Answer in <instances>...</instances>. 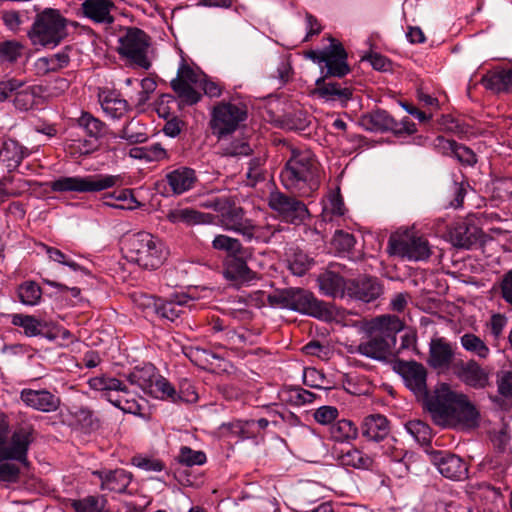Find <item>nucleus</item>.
Returning a JSON list of instances; mask_svg holds the SVG:
<instances>
[{
    "label": "nucleus",
    "instance_id": "obj_40",
    "mask_svg": "<svg viewBox=\"0 0 512 512\" xmlns=\"http://www.w3.org/2000/svg\"><path fill=\"white\" fill-rule=\"evenodd\" d=\"M223 274L227 280L237 283L248 282L253 278L246 262L237 256L226 261Z\"/></svg>",
    "mask_w": 512,
    "mask_h": 512
},
{
    "label": "nucleus",
    "instance_id": "obj_38",
    "mask_svg": "<svg viewBox=\"0 0 512 512\" xmlns=\"http://www.w3.org/2000/svg\"><path fill=\"white\" fill-rule=\"evenodd\" d=\"M369 340L362 342L358 345L357 351L366 357L372 359H383L387 355L390 349V343L384 337L378 336V334H370Z\"/></svg>",
    "mask_w": 512,
    "mask_h": 512
},
{
    "label": "nucleus",
    "instance_id": "obj_57",
    "mask_svg": "<svg viewBox=\"0 0 512 512\" xmlns=\"http://www.w3.org/2000/svg\"><path fill=\"white\" fill-rule=\"evenodd\" d=\"M405 429L419 444H428L431 440L430 427L420 420L408 421Z\"/></svg>",
    "mask_w": 512,
    "mask_h": 512
},
{
    "label": "nucleus",
    "instance_id": "obj_7",
    "mask_svg": "<svg viewBox=\"0 0 512 512\" xmlns=\"http://www.w3.org/2000/svg\"><path fill=\"white\" fill-rule=\"evenodd\" d=\"M247 118V107L241 101H221L211 112L210 126L213 134L221 139L232 134Z\"/></svg>",
    "mask_w": 512,
    "mask_h": 512
},
{
    "label": "nucleus",
    "instance_id": "obj_39",
    "mask_svg": "<svg viewBox=\"0 0 512 512\" xmlns=\"http://www.w3.org/2000/svg\"><path fill=\"white\" fill-rule=\"evenodd\" d=\"M339 463L346 467L368 470L372 468L374 460L357 448H350L346 452L337 455Z\"/></svg>",
    "mask_w": 512,
    "mask_h": 512
},
{
    "label": "nucleus",
    "instance_id": "obj_53",
    "mask_svg": "<svg viewBox=\"0 0 512 512\" xmlns=\"http://www.w3.org/2000/svg\"><path fill=\"white\" fill-rule=\"evenodd\" d=\"M111 404L121 409L125 413L135 415L140 414L142 410V406L139 403V400L131 396L126 386L125 393H117L113 398Z\"/></svg>",
    "mask_w": 512,
    "mask_h": 512
},
{
    "label": "nucleus",
    "instance_id": "obj_21",
    "mask_svg": "<svg viewBox=\"0 0 512 512\" xmlns=\"http://www.w3.org/2000/svg\"><path fill=\"white\" fill-rule=\"evenodd\" d=\"M100 481L101 489L123 493L131 482V475L124 469L97 470L93 472Z\"/></svg>",
    "mask_w": 512,
    "mask_h": 512
},
{
    "label": "nucleus",
    "instance_id": "obj_22",
    "mask_svg": "<svg viewBox=\"0 0 512 512\" xmlns=\"http://www.w3.org/2000/svg\"><path fill=\"white\" fill-rule=\"evenodd\" d=\"M347 293L358 300L371 302L381 295L382 287L377 279L365 277L349 282Z\"/></svg>",
    "mask_w": 512,
    "mask_h": 512
},
{
    "label": "nucleus",
    "instance_id": "obj_23",
    "mask_svg": "<svg viewBox=\"0 0 512 512\" xmlns=\"http://www.w3.org/2000/svg\"><path fill=\"white\" fill-rule=\"evenodd\" d=\"M113 9L111 0H84L81 4L83 15L95 23L111 24L114 21L111 14Z\"/></svg>",
    "mask_w": 512,
    "mask_h": 512
},
{
    "label": "nucleus",
    "instance_id": "obj_41",
    "mask_svg": "<svg viewBox=\"0 0 512 512\" xmlns=\"http://www.w3.org/2000/svg\"><path fill=\"white\" fill-rule=\"evenodd\" d=\"M362 125L367 130L383 132L394 127V120L385 110H375L362 118Z\"/></svg>",
    "mask_w": 512,
    "mask_h": 512
},
{
    "label": "nucleus",
    "instance_id": "obj_51",
    "mask_svg": "<svg viewBox=\"0 0 512 512\" xmlns=\"http://www.w3.org/2000/svg\"><path fill=\"white\" fill-rule=\"evenodd\" d=\"M78 126L91 137L98 139L104 133V123L87 112H83L77 120Z\"/></svg>",
    "mask_w": 512,
    "mask_h": 512
},
{
    "label": "nucleus",
    "instance_id": "obj_33",
    "mask_svg": "<svg viewBox=\"0 0 512 512\" xmlns=\"http://www.w3.org/2000/svg\"><path fill=\"white\" fill-rule=\"evenodd\" d=\"M449 238L453 246L469 249L478 239V229L466 222H460L450 230Z\"/></svg>",
    "mask_w": 512,
    "mask_h": 512
},
{
    "label": "nucleus",
    "instance_id": "obj_14",
    "mask_svg": "<svg viewBox=\"0 0 512 512\" xmlns=\"http://www.w3.org/2000/svg\"><path fill=\"white\" fill-rule=\"evenodd\" d=\"M479 424L480 413L478 409L466 395L460 394L447 428L471 430L477 428Z\"/></svg>",
    "mask_w": 512,
    "mask_h": 512
},
{
    "label": "nucleus",
    "instance_id": "obj_27",
    "mask_svg": "<svg viewBox=\"0 0 512 512\" xmlns=\"http://www.w3.org/2000/svg\"><path fill=\"white\" fill-rule=\"evenodd\" d=\"M454 351L450 343L443 338L433 339L430 342L429 365L434 369H447L453 359Z\"/></svg>",
    "mask_w": 512,
    "mask_h": 512
},
{
    "label": "nucleus",
    "instance_id": "obj_19",
    "mask_svg": "<svg viewBox=\"0 0 512 512\" xmlns=\"http://www.w3.org/2000/svg\"><path fill=\"white\" fill-rule=\"evenodd\" d=\"M328 78L321 76L316 80L314 94L326 102L346 104L352 97V89L337 82L327 81Z\"/></svg>",
    "mask_w": 512,
    "mask_h": 512
},
{
    "label": "nucleus",
    "instance_id": "obj_15",
    "mask_svg": "<svg viewBox=\"0 0 512 512\" xmlns=\"http://www.w3.org/2000/svg\"><path fill=\"white\" fill-rule=\"evenodd\" d=\"M430 456L432 463L444 477L452 480L466 478L468 467L459 456L444 451H433Z\"/></svg>",
    "mask_w": 512,
    "mask_h": 512
},
{
    "label": "nucleus",
    "instance_id": "obj_37",
    "mask_svg": "<svg viewBox=\"0 0 512 512\" xmlns=\"http://www.w3.org/2000/svg\"><path fill=\"white\" fill-rule=\"evenodd\" d=\"M157 376L153 365L148 364L142 367H135L127 376L131 385L137 386L144 394H149L153 382Z\"/></svg>",
    "mask_w": 512,
    "mask_h": 512
},
{
    "label": "nucleus",
    "instance_id": "obj_47",
    "mask_svg": "<svg viewBox=\"0 0 512 512\" xmlns=\"http://www.w3.org/2000/svg\"><path fill=\"white\" fill-rule=\"evenodd\" d=\"M460 343L464 350L474 354L479 359H487L490 355V349L487 344L473 333H465L460 337Z\"/></svg>",
    "mask_w": 512,
    "mask_h": 512
},
{
    "label": "nucleus",
    "instance_id": "obj_30",
    "mask_svg": "<svg viewBox=\"0 0 512 512\" xmlns=\"http://www.w3.org/2000/svg\"><path fill=\"white\" fill-rule=\"evenodd\" d=\"M166 219L172 224H184L187 226L210 223L213 219L211 214H204L192 208L177 207L169 210Z\"/></svg>",
    "mask_w": 512,
    "mask_h": 512
},
{
    "label": "nucleus",
    "instance_id": "obj_1",
    "mask_svg": "<svg viewBox=\"0 0 512 512\" xmlns=\"http://www.w3.org/2000/svg\"><path fill=\"white\" fill-rule=\"evenodd\" d=\"M8 429L6 418L0 415V481L13 482L18 478L19 468L7 461L26 462L28 448L32 442V429L20 427L9 438Z\"/></svg>",
    "mask_w": 512,
    "mask_h": 512
},
{
    "label": "nucleus",
    "instance_id": "obj_18",
    "mask_svg": "<svg viewBox=\"0 0 512 512\" xmlns=\"http://www.w3.org/2000/svg\"><path fill=\"white\" fill-rule=\"evenodd\" d=\"M165 181L171 193L178 196L192 190L198 181V177L194 169L180 166L167 172Z\"/></svg>",
    "mask_w": 512,
    "mask_h": 512
},
{
    "label": "nucleus",
    "instance_id": "obj_46",
    "mask_svg": "<svg viewBox=\"0 0 512 512\" xmlns=\"http://www.w3.org/2000/svg\"><path fill=\"white\" fill-rule=\"evenodd\" d=\"M346 208L339 192H331L323 202L322 219L331 222L345 214Z\"/></svg>",
    "mask_w": 512,
    "mask_h": 512
},
{
    "label": "nucleus",
    "instance_id": "obj_36",
    "mask_svg": "<svg viewBox=\"0 0 512 512\" xmlns=\"http://www.w3.org/2000/svg\"><path fill=\"white\" fill-rule=\"evenodd\" d=\"M221 226L227 231L241 234L243 237L248 232L250 220L244 218L243 210L239 207H230L221 215Z\"/></svg>",
    "mask_w": 512,
    "mask_h": 512
},
{
    "label": "nucleus",
    "instance_id": "obj_45",
    "mask_svg": "<svg viewBox=\"0 0 512 512\" xmlns=\"http://www.w3.org/2000/svg\"><path fill=\"white\" fill-rule=\"evenodd\" d=\"M331 438L339 443H348L358 437V428L347 419L338 420L330 428Z\"/></svg>",
    "mask_w": 512,
    "mask_h": 512
},
{
    "label": "nucleus",
    "instance_id": "obj_17",
    "mask_svg": "<svg viewBox=\"0 0 512 512\" xmlns=\"http://www.w3.org/2000/svg\"><path fill=\"white\" fill-rule=\"evenodd\" d=\"M20 399L27 407L45 413L55 412L61 405L60 397L46 389L25 388L20 392Z\"/></svg>",
    "mask_w": 512,
    "mask_h": 512
},
{
    "label": "nucleus",
    "instance_id": "obj_60",
    "mask_svg": "<svg viewBox=\"0 0 512 512\" xmlns=\"http://www.w3.org/2000/svg\"><path fill=\"white\" fill-rule=\"evenodd\" d=\"M339 416V410L335 406L324 405L317 408L313 414L314 420L320 425H329Z\"/></svg>",
    "mask_w": 512,
    "mask_h": 512
},
{
    "label": "nucleus",
    "instance_id": "obj_25",
    "mask_svg": "<svg viewBox=\"0 0 512 512\" xmlns=\"http://www.w3.org/2000/svg\"><path fill=\"white\" fill-rule=\"evenodd\" d=\"M481 83L487 90L493 93H511L512 69H492L483 75Z\"/></svg>",
    "mask_w": 512,
    "mask_h": 512
},
{
    "label": "nucleus",
    "instance_id": "obj_62",
    "mask_svg": "<svg viewBox=\"0 0 512 512\" xmlns=\"http://www.w3.org/2000/svg\"><path fill=\"white\" fill-rule=\"evenodd\" d=\"M24 86V81L17 78H7L0 81V102L5 101L10 96L14 95Z\"/></svg>",
    "mask_w": 512,
    "mask_h": 512
},
{
    "label": "nucleus",
    "instance_id": "obj_11",
    "mask_svg": "<svg viewBox=\"0 0 512 512\" xmlns=\"http://www.w3.org/2000/svg\"><path fill=\"white\" fill-rule=\"evenodd\" d=\"M307 57L320 65L322 76L344 77L350 72L347 53L341 43L332 40L329 47L319 51H310Z\"/></svg>",
    "mask_w": 512,
    "mask_h": 512
},
{
    "label": "nucleus",
    "instance_id": "obj_31",
    "mask_svg": "<svg viewBox=\"0 0 512 512\" xmlns=\"http://www.w3.org/2000/svg\"><path fill=\"white\" fill-rule=\"evenodd\" d=\"M192 299L187 295H175L169 299H160L157 306H155V312L161 318L175 321L181 313L183 308L191 302Z\"/></svg>",
    "mask_w": 512,
    "mask_h": 512
},
{
    "label": "nucleus",
    "instance_id": "obj_2",
    "mask_svg": "<svg viewBox=\"0 0 512 512\" xmlns=\"http://www.w3.org/2000/svg\"><path fill=\"white\" fill-rule=\"evenodd\" d=\"M285 188L310 195L319 187L318 164L309 151H292L280 174Z\"/></svg>",
    "mask_w": 512,
    "mask_h": 512
},
{
    "label": "nucleus",
    "instance_id": "obj_3",
    "mask_svg": "<svg viewBox=\"0 0 512 512\" xmlns=\"http://www.w3.org/2000/svg\"><path fill=\"white\" fill-rule=\"evenodd\" d=\"M124 250L130 262L148 270L159 268L167 255L163 242L145 231L128 236L124 242Z\"/></svg>",
    "mask_w": 512,
    "mask_h": 512
},
{
    "label": "nucleus",
    "instance_id": "obj_10",
    "mask_svg": "<svg viewBox=\"0 0 512 512\" xmlns=\"http://www.w3.org/2000/svg\"><path fill=\"white\" fill-rule=\"evenodd\" d=\"M459 396L460 393L452 391L443 383L432 394L423 398V405L436 425L447 428Z\"/></svg>",
    "mask_w": 512,
    "mask_h": 512
},
{
    "label": "nucleus",
    "instance_id": "obj_26",
    "mask_svg": "<svg viewBox=\"0 0 512 512\" xmlns=\"http://www.w3.org/2000/svg\"><path fill=\"white\" fill-rule=\"evenodd\" d=\"M361 431L363 437L369 441H384L390 433L389 422L383 415L372 414L365 417L361 425Z\"/></svg>",
    "mask_w": 512,
    "mask_h": 512
},
{
    "label": "nucleus",
    "instance_id": "obj_59",
    "mask_svg": "<svg viewBox=\"0 0 512 512\" xmlns=\"http://www.w3.org/2000/svg\"><path fill=\"white\" fill-rule=\"evenodd\" d=\"M14 96L15 106L20 110H28L35 102V88L24 84L21 89L14 92Z\"/></svg>",
    "mask_w": 512,
    "mask_h": 512
},
{
    "label": "nucleus",
    "instance_id": "obj_29",
    "mask_svg": "<svg viewBox=\"0 0 512 512\" xmlns=\"http://www.w3.org/2000/svg\"><path fill=\"white\" fill-rule=\"evenodd\" d=\"M69 62V49L65 48L55 54L36 59L33 63V70L36 75L44 76L66 67Z\"/></svg>",
    "mask_w": 512,
    "mask_h": 512
},
{
    "label": "nucleus",
    "instance_id": "obj_5",
    "mask_svg": "<svg viewBox=\"0 0 512 512\" xmlns=\"http://www.w3.org/2000/svg\"><path fill=\"white\" fill-rule=\"evenodd\" d=\"M272 306L287 308L318 319L327 320L332 313L329 307L304 289L289 288L268 296Z\"/></svg>",
    "mask_w": 512,
    "mask_h": 512
},
{
    "label": "nucleus",
    "instance_id": "obj_61",
    "mask_svg": "<svg viewBox=\"0 0 512 512\" xmlns=\"http://www.w3.org/2000/svg\"><path fill=\"white\" fill-rule=\"evenodd\" d=\"M354 244V236L341 230L336 231L332 239V245L339 252L350 251L354 247Z\"/></svg>",
    "mask_w": 512,
    "mask_h": 512
},
{
    "label": "nucleus",
    "instance_id": "obj_64",
    "mask_svg": "<svg viewBox=\"0 0 512 512\" xmlns=\"http://www.w3.org/2000/svg\"><path fill=\"white\" fill-rule=\"evenodd\" d=\"M288 395V400L297 406L312 403L315 399V394L300 387L290 389Z\"/></svg>",
    "mask_w": 512,
    "mask_h": 512
},
{
    "label": "nucleus",
    "instance_id": "obj_50",
    "mask_svg": "<svg viewBox=\"0 0 512 512\" xmlns=\"http://www.w3.org/2000/svg\"><path fill=\"white\" fill-rule=\"evenodd\" d=\"M18 297L20 302L27 306H35L39 304L42 297L40 286L33 281H26L18 288Z\"/></svg>",
    "mask_w": 512,
    "mask_h": 512
},
{
    "label": "nucleus",
    "instance_id": "obj_8",
    "mask_svg": "<svg viewBox=\"0 0 512 512\" xmlns=\"http://www.w3.org/2000/svg\"><path fill=\"white\" fill-rule=\"evenodd\" d=\"M388 250L391 255L408 261H424L431 255L427 239L408 229L397 231L390 236Z\"/></svg>",
    "mask_w": 512,
    "mask_h": 512
},
{
    "label": "nucleus",
    "instance_id": "obj_54",
    "mask_svg": "<svg viewBox=\"0 0 512 512\" xmlns=\"http://www.w3.org/2000/svg\"><path fill=\"white\" fill-rule=\"evenodd\" d=\"M11 323L23 328L25 335L28 337H34L41 333L40 321L30 315L13 314L11 315Z\"/></svg>",
    "mask_w": 512,
    "mask_h": 512
},
{
    "label": "nucleus",
    "instance_id": "obj_16",
    "mask_svg": "<svg viewBox=\"0 0 512 512\" xmlns=\"http://www.w3.org/2000/svg\"><path fill=\"white\" fill-rule=\"evenodd\" d=\"M398 373L403 378L406 387L417 398L423 399L428 394L426 386L427 372L422 364L413 361L401 362L398 365Z\"/></svg>",
    "mask_w": 512,
    "mask_h": 512
},
{
    "label": "nucleus",
    "instance_id": "obj_4",
    "mask_svg": "<svg viewBox=\"0 0 512 512\" xmlns=\"http://www.w3.org/2000/svg\"><path fill=\"white\" fill-rule=\"evenodd\" d=\"M68 20L53 8H45L35 15L28 37L34 46L54 48L67 36Z\"/></svg>",
    "mask_w": 512,
    "mask_h": 512
},
{
    "label": "nucleus",
    "instance_id": "obj_24",
    "mask_svg": "<svg viewBox=\"0 0 512 512\" xmlns=\"http://www.w3.org/2000/svg\"><path fill=\"white\" fill-rule=\"evenodd\" d=\"M403 329L402 321L395 315H382L369 321L366 330L369 334H378L388 341L394 340L397 332Z\"/></svg>",
    "mask_w": 512,
    "mask_h": 512
},
{
    "label": "nucleus",
    "instance_id": "obj_13",
    "mask_svg": "<svg viewBox=\"0 0 512 512\" xmlns=\"http://www.w3.org/2000/svg\"><path fill=\"white\" fill-rule=\"evenodd\" d=\"M269 206L276 211L286 222L292 224L302 223L309 212L306 205L298 199L276 191L269 195Z\"/></svg>",
    "mask_w": 512,
    "mask_h": 512
},
{
    "label": "nucleus",
    "instance_id": "obj_56",
    "mask_svg": "<svg viewBox=\"0 0 512 512\" xmlns=\"http://www.w3.org/2000/svg\"><path fill=\"white\" fill-rule=\"evenodd\" d=\"M106 503L107 501L103 496H88L75 501L73 507L76 512H108Z\"/></svg>",
    "mask_w": 512,
    "mask_h": 512
},
{
    "label": "nucleus",
    "instance_id": "obj_63",
    "mask_svg": "<svg viewBox=\"0 0 512 512\" xmlns=\"http://www.w3.org/2000/svg\"><path fill=\"white\" fill-rule=\"evenodd\" d=\"M312 265V259L304 253L295 254L290 261L289 267L294 275L302 276Z\"/></svg>",
    "mask_w": 512,
    "mask_h": 512
},
{
    "label": "nucleus",
    "instance_id": "obj_20",
    "mask_svg": "<svg viewBox=\"0 0 512 512\" xmlns=\"http://www.w3.org/2000/svg\"><path fill=\"white\" fill-rule=\"evenodd\" d=\"M456 374L463 383L475 389H483L489 383V373L473 359L458 365Z\"/></svg>",
    "mask_w": 512,
    "mask_h": 512
},
{
    "label": "nucleus",
    "instance_id": "obj_44",
    "mask_svg": "<svg viewBox=\"0 0 512 512\" xmlns=\"http://www.w3.org/2000/svg\"><path fill=\"white\" fill-rule=\"evenodd\" d=\"M382 449L383 453L396 463L397 468L395 472H397L399 476H403L408 472V466L406 462H404L406 452L396 439L389 438L382 446Z\"/></svg>",
    "mask_w": 512,
    "mask_h": 512
},
{
    "label": "nucleus",
    "instance_id": "obj_48",
    "mask_svg": "<svg viewBox=\"0 0 512 512\" xmlns=\"http://www.w3.org/2000/svg\"><path fill=\"white\" fill-rule=\"evenodd\" d=\"M129 155L132 158L145 160L147 162H155L167 158L166 150L159 143L145 147L132 148Z\"/></svg>",
    "mask_w": 512,
    "mask_h": 512
},
{
    "label": "nucleus",
    "instance_id": "obj_49",
    "mask_svg": "<svg viewBox=\"0 0 512 512\" xmlns=\"http://www.w3.org/2000/svg\"><path fill=\"white\" fill-rule=\"evenodd\" d=\"M148 395L159 399H169L172 402H176L180 398L173 385L159 374H157Z\"/></svg>",
    "mask_w": 512,
    "mask_h": 512
},
{
    "label": "nucleus",
    "instance_id": "obj_52",
    "mask_svg": "<svg viewBox=\"0 0 512 512\" xmlns=\"http://www.w3.org/2000/svg\"><path fill=\"white\" fill-rule=\"evenodd\" d=\"M212 247L215 250L225 252L228 256L235 257L242 251V245L236 238L219 234L214 237Z\"/></svg>",
    "mask_w": 512,
    "mask_h": 512
},
{
    "label": "nucleus",
    "instance_id": "obj_35",
    "mask_svg": "<svg viewBox=\"0 0 512 512\" xmlns=\"http://www.w3.org/2000/svg\"><path fill=\"white\" fill-rule=\"evenodd\" d=\"M28 154L26 148L12 139L6 140L0 148V160L9 171L16 169Z\"/></svg>",
    "mask_w": 512,
    "mask_h": 512
},
{
    "label": "nucleus",
    "instance_id": "obj_12",
    "mask_svg": "<svg viewBox=\"0 0 512 512\" xmlns=\"http://www.w3.org/2000/svg\"><path fill=\"white\" fill-rule=\"evenodd\" d=\"M204 77L205 74L199 68L190 66L182 59L176 78L171 80V87L182 102L193 105L201 99L196 87H200Z\"/></svg>",
    "mask_w": 512,
    "mask_h": 512
},
{
    "label": "nucleus",
    "instance_id": "obj_9",
    "mask_svg": "<svg viewBox=\"0 0 512 512\" xmlns=\"http://www.w3.org/2000/svg\"><path fill=\"white\" fill-rule=\"evenodd\" d=\"M117 51L130 66L148 70L151 62L148 58L149 37L138 28H129L119 37Z\"/></svg>",
    "mask_w": 512,
    "mask_h": 512
},
{
    "label": "nucleus",
    "instance_id": "obj_58",
    "mask_svg": "<svg viewBox=\"0 0 512 512\" xmlns=\"http://www.w3.org/2000/svg\"><path fill=\"white\" fill-rule=\"evenodd\" d=\"M178 462L185 466L203 465L206 462V455L202 451L183 446L178 455Z\"/></svg>",
    "mask_w": 512,
    "mask_h": 512
},
{
    "label": "nucleus",
    "instance_id": "obj_43",
    "mask_svg": "<svg viewBox=\"0 0 512 512\" xmlns=\"http://www.w3.org/2000/svg\"><path fill=\"white\" fill-rule=\"evenodd\" d=\"M248 232L245 233L244 239L248 242H269L276 233L281 231V227L279 224H265V225H253L252 222H249Z\"/></svg>",
    "mask_w": 512,
    "mask_h": 512
},
{
    "label": "nucleus",
    "instance_id": "obj_34",
    "mask_svg": "<svg viewBox=\"0 0 512 512\" xmlns=\"http://www.w3.org/2000/svg\"><path fill=\"white\" fill-rule=\"evenodd\" d=\"M321 292L331 297H343L347 290V283L343 277L333 271H325L318 277Z\"/></svg>",
    "mask_w": 512,
    "mask_h": 512
},
{
    "label": "nucleus",
    "instance_id": "obj_6",
    "mask_svg": "<svg viewBox=\"0 0 512 512\" xmlns=\"http://www.w3.org/2000/svg\"><path fill=\"white\" fill-rule=\"evenodd\" d=\"M122 183L121 175L91 174L85 176H63L50 182L52 191L60 193H97Z\"/></svg>",
    "mask_w": 512,
    "mask_h": 512
},
{
    "label": "nucleus",
    "instance_id": "obj_32",
    "mask_svg": "<svg viewBox=\"0 0 512 512\" xmlns=\"http://www.w3.org/2000/svg\"><path fill=\"white\" fill-rule=\"evenodd\" d=\"M436 141V146L444 154H452L459 162L466 165L472 166L476 163V155L470 148L444 137H438Z\"/></svg>",
    "mask_w": 512,
    "mask_h": 512
},
{
    "label": "nucleus",
    "instance_id": "obj_28",
    "mask_svg": "<svg viewBox=\"0 0 512 512\" xmlns=\"http://www.w3.org/2000/svg\"><path fill=\"white\" fill-rule=\"evenodd\" d=\"M88 385L110 403L117 393H125V385L119 379L107 374L90 378Z\"/></svg>",
    "mask_w": 512,
    "mask_h": 512
},
{
    "label": "nucleus",
    "instance_id": "obj_42",
    "mask_svg": "<svg viewBox=\"0 0 512 512\" xmlns=\"http://www.w3.org/2000/svg\"><path fill=\"white\" fill-rule=\"evenodd\" d=\"M103 199L104 205L117 209L133 210L139 206L130 189L105 194Z\"/></svg>",
    "mask_w": 512,
    "mask_h": 512
},
{
    "label": "nucleus",
    "instance_id": "obj_55",
    "mask_svg": "<svg viewBox=\"0 0 512 512\" xmlns=\"http://www.w3.org/2000/svg\"><path fill=\"white\" fill-rule=\"evenodd\" d=\"M23 49V45L16 40L0 42V64L16 62L22 56Z\"/></svg>",
    "mask_w": 512,
    "mask_h": 512
}]
</instances>
